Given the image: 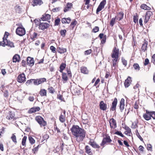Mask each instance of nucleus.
<instances>
[{
	"label": "nucleus",
	"mask_w": 155,
	"mask_h": 155,
	"mask_svg": "<svg viewBox=\"0 0 155 155\" xmlns=\"http://www.w3.org/2000/svg\"><path fill=\"white\" fill-rule=\"evenodd\" d=\"M72 134L76 138L77 141L80 142L83 141L86 135V131L78 125H74L70 129Z\"/></svg>",
	"instance_id": "obj_1"
},
{
	"label": "nucleus",
	"mask_w": 155,
	"mask_h": 155,
	"mask_svg": "<svg viewBox=\"0 0 155 155\" xmlns=\"http://www.w3.org/2000/svg\"><path fill=\"white\" fill-rule=\"evenodd\" d=\"M16 25L18 27L16 30L15 32L17 35L22 36L25 35L26 31L25 28L21 24H17Z\"/></svg>",
	"instance_id": "obj_2"
},
{
	"label": "nucleus",
	"mask_w": 155,
	"mask_h": 155,
	"mask_svg": "<svg viewBox=\"0 0 155 155\" xmlns=\"http://www.w3.org/2000/svg\"><path fill=\"white\" fill-rule=\"evenodd\" d=\"M66 71L67 73L64 72L61 73L62 78L64 83H66L68 81V76L70 78L72 77V74L70 68H67Z\"/></svg>",
	"instance_id": "obj_3"
},
{
	"label": "nucleus",
	"mask_w": 155,
	"mask_h": 155,
	"mask_svg": "<svg viewBox=\"0 0 155 155\" xmlns=\"http://www.w3.org/2000/svg\"><path fill=\"white\" fill-rule=\"evenodd\" d=\"M146 113L143 115V117L146 120H149L152 117L155 119V111H150L147 110H146Z\"/></svg>",
	"instance_id": "obj_4"
},
{
	"label": "nucleus",
	"mask_w": 155,
	"mask_h": 155,
	"mask_svg": "<svg viewBox=\"0 0 155 155\" xmlns=\"http://www.w3.org/2000/svg\"><path fill=\"white\" fill-rule=\"evenodd\" d=\"M35 120L39 124L41 127H45L47 125V123L44 119L40 116H36L35 117Z\"/></svg>",
	"instance_id": "obj_5"
},
{
	"label": "nucleus",
	"mask_w": 155,
	"mask_h": 155,
	"mask_svg": "<svg viewBox=\"0 0 155 155\" xmlns=\"http://www.w3.org/2000/svg\"><path fill=\"white\" fill-rule=\"evenodd\" d=\"M121 54L120 52L119 49L117 47H114L111 54V56L112 58H119V56Z\"/></svg>",
	"instance_id": "obj_6"
},
{
	"label": "nucleus",
	"mask_w": 155,
	"mask_h": 155,
	"mask_svg": "<svg viewBox=\"0 0 155 155\" xmlns=\"http://www.w3.org/2000/svg\"><path fill=\"white\" fill-rule=\"evenodd\" d=\"M105 137H104L100 145L104 147L105 144H108L112 141V140L110 139V136L108 134H106Z\"/></svg>",
	"instance_id": "obj_7"
},
{
	"label": "nucleus",
	"mask_w": 155,
	"mask_h": 155,
	"mask_svg": "<svg viewBox=\"0 0 155 155\" xmlns=\"http://www.w3.org/2000/svg\"><path fill=\"white\" fill-rule=\"evenodd\" d=\"M6 118L9 120H15L17 118L15 117V114L13 112L9 111L8 113Z\"/></svg>",
	"instance_id": "obj_8"
},
{
	"label": "nucleus",
	"mask_w": 155,
	"mask_h": 155,
	"mask_svg": "<svg viewBox=\"0 0 155 155\" xmlns=\"http://www.w3.org/2000/svg\"><path fill=\"white\" fill-rule=\"evenodd\" d=\"M0 45L3 47H5V46H7L11 48H14L15 47L13 42L8 40L5 42H0Z\"/></svg>",
	"instance_id": "obj_9"
},
{
	"label": "nucleus",
	"mask_w": 155,
	"mask_h": 155,
	"mask_svg": "<svg viewBox=\"0 0 155 155\" xmlns=\"http://www.w3.org/2000/svg\"><path fill=\"white\" fill-rule=\"evenodd\" d=\"M99 107L100 109L103 111H105L109 108V107L107 106L106 102H104L103 101H100L99 104Z\"/></svg>",
	"instance_id": "obj_10"
},
{
	"label": "nucleus",
	"mask_w": 155,
	"mask_h": 155,
	"mask_svg": "<svg viewBox=\"0 0 155 155\" xmlns=\"http://www.w3.org/2000/svg\"><path fill=\"white\" fill-rule=\"evenodd\" d=\"M152 15L153 13L151 11H147L145 15V16H143L144 17V23L145 24L147 23L150 19L151 16Z\"/></svg>",
	"instance_id": "obj_11"
},
{
	"label": "nucleus",
	"mask_w": 155,
	"mask_h": 155,
	"mask_svg": "<svg viewBox=\"0 0 155 155\" xmlns=\"http://www.w3.org/2000/svg\"><path fill=\"white\" fill-rule=\"evenodd\" d=\"M106 4V0H103L100 3L99 5L98 6L96 11V13L98 15L99 12L103 9Z\"/></svg>",
	"instance_id": "obj_12"
},
{
	"label": "nucleus",
	"mask_w": 155,
	"mask_h": 155,
	"mask_svg": "<svg viewBox=\"0 0 155 155\" xmlns=\"http://www.w3.org/2000/svg\"><path fill=\"white\" fill-rule=\"evenodd\" d=\"M17 81L19 83H24L26 81V78L25 74L22 73L19 74L17 78Z\"/></svg>",
	"instance_id": "obj_13"
},
{
	"label": "nucleus",
	"mask_w": 155,
	"mask_h": 155,
	"mask_svg": "<svg viewBox=\"0 0 155 155\" xmlns=\"http://www.w3.org/2000/svg\"><path fill=\"white\" fill-rule=\"evenodd\" d=\"M117 103V98L115 97L111 103V105L110 108V111H116Z\"/></svg>",
	"instance_id": "obj_14"
},
{
	"label": "nucleus",
	"mask_w": 155,
	"mask_h": 155,
	"mask_svg": "<svg viewBox=\"0 0 155 155\" xmlns=\"http://www.w3.org/2000/svg\"><path fill=\"white\" fill-rule=\"evenodd\" d=\"M66 110H63V113H61L59 116V121L62 123H64L65 122L67 119V117L66 116Z\"/></svg>",
	"instance_id": "obj_15"
},
{
	"label": "nucleus",
	"mask_w": 155,
	"mask_h": 155,
	"mask_svg": "<svg viewBox=\"0 0 155 155\" xmlns=\"http://www.w3.org/2000/svg\"><path fill=\"white\" fill-rule=\"evenodd\" d=\"M50 27V25L45 22L40 23L38 27V28L42 30H44L49 28Z\"/></svg>",
	"instance_id": "obj_16"
},
{
	"label": "nucleus",
	"mask_w": 155,
	"mask_h": 155,
	"mask_svg": "<svg viewBox=\"0 0 155 155\" xmlns=\"http://www.w3.org/2000/svg\"><path fill=\"white\" fill-rule=\"evenodd\" d=\"M109 124L111 129H115L117 127L116 120L113 118L110 119L109 121Z\"/></svg>",
	"instance_id": "obj_17"
},
{
	"label": "nucleus",
	"mask_w": 155,
	"mask_h": 155,
	"mask_svg": "<svg viewBox=\"0 0 155 155\" xmlns=\"http://www.w3.org/2000/svg\"><path fill=\"white\" fill-rule=\"evenodd\" d=\"M88 144L93 148L99 149L100 148V146L99 145L97 144L96 142L93 140L90 139Z\"/></svg>",
	"instance_id": "obj_18"
},
{
	"label": "nucleus",
	"mask_w": 155,
	"mask_h": 155,
	"mask_svg": "<svg viewBox=\"0 0 155 155\" xmlns=\"http://www.w3.org/2000/svg\"><path fill=\"white\" fill-rule=\"evenodd\" d=\"M27 64L30 67L32 66L34 64L35 61L33 58L28 57L27 58Z\"/></svg>",
	"instance_id": "obj_19"
},
{
	"label": "nucleus",
	"mask_w": 155,
	"mask_h": 155,
	"mask_svg": "<svg viewBox=\"0 0 155 155\" xmlns=\"http://www.w3.org/2000/svg\"><path fill=\"white\" fill-rule=\"evenodd\" d=\"M43 3L42 0H32L31 5L33 6L34 7L38 5H41Z\"/></svg>",
	"instance_id": "obj_20"
},
{
	"label": "nucleus",
	"mask_w": 155,
	"mask_h": 155,
	"mask_svg": "<svg viewBox=\"0 0 155 155\" xmlns=\"http://www.w3.org/2000/svg\"><path fill=\"white\" fill-rule=\"evenodd\" d=\"M73 5L71 3L68 2L64 9V11L66 12L71 10L73 8Z\"/></svg>",
	"instance_id": "obj_21"
},
{
	"label": "nucleus",
	"mask_w": 155,
	"mask_h": 155,
	"mask_svg": "<svg viewBox=\"0 0 155 155\" xmlns=\"http://www.w3.org/2000/svg\"><path fill=\"white\" fill-rule=\"evenodd\" d=\"M85 152L88 155H93V152L91 147L88 145H86L84 147Z\"/></svg>",
	"instance_id": "obj_22"
},
{
	"label": "nucleus",
	"mask_w": 155,
	"mask_h": 155,
	"mask_svg": "<svg viewBox=\"0 0 155 155\" xmlns=\"http://www.w3.org/2000/svg\"><path fill=\"white\" fill-rule=\"evenodd\" d=\"M51 18V15L45 13L42 15L41 18V20L43 21H48Z\"/></svg>",
	"instance_id": "obj_23"
},
{
	"label": "nucleus",
	"mask_w": 155,
	"mask_h": 155,
	"mask_svg": "<svg viewBox=\"0 0 155 155\" xmlns=\"http://www.w3.org/2000/svg\"><path fill=\"white\" fill-rule=\"evenodd\" d=\"M41 109L39 107H33L31 108L28 111V113L32 114L39 111Z\"/></svg>",
	"instance_id": "obj_24"
},
{
	"label": "nucleus",
	"mask_w": 155,
	"mask_h": 155,
	"mask_svg": "<svg viewBox=\"0 0 155 155\" xmlns=\"http://www.w3.org/2000/svg\"><path fill=\"white\" fill-rule=\"evenodd\" d=\"M124 98H122L121 99L120 101V102L119 108L120 110V111L121 112H122L124 110Z\"/></svg>",
	"instance_id": "obj_25"
},
{
	"label": "nucleus",
	"mask_w": 155,
	"mask_h": 155,
	"mask_svg": "<svg viewBox=\"0 0 155 155\" xmlns=\"http://www.w3.org/2000/svg\"><path fill=\"white\" fill-rule=\"evenodd\" d=\"M124 14L123 11H120L117 14L116 17V20L118 21H120L124 17Z\"/></svg>",
	"instance_id": "obj_26"
},
{
	"label": "nucleus",
	"mask_w": 155,
	"mask_h": 155,
	"mask_svg": "<svg viewBox=\"0 0 155 155\" xmlns=\"http://www.w3.org/2000/svg\"><path fill=\"white\" fill-rule=\"evenodd\" d=\"M99 37L101 39V43L103 44H104L106 40L107 36L106 35H104L103 33H100L99 35Z\"/></svg>",
	"instance_id": "obj_27"
},
{
	"label": "nucleus",
	"mask_w": 155,
	"mask_h": 155,
	"mask_svg": "<svg viewBox=\"0 0 155 155\" xmlns=\"http://www.w3.org/2000/svg\"><path fill=\"white\" fill-rule=\"evenodd\" d=\"M131 78L130 76H128L127 78L125 80L124 83L125 87L126 88L128 87L131 84Z\"/></svg>",
	"instance_id": "obj_28"
},
{
	"label": "nucleus",
	"mask_w": 155,
	"mask_h": 155,
	"mask_svg": "<svg viewBox=\"0 0 155 155\" xmlns=\"http://www.w3.org/2000/svg\"><path fill=\"white\" fill-rule=\"evenodd\" d=\"M148 43V41L145 40L143 41L141 48V50L142 51L145 52L147 50Z\"/></svg>",
	"instance_id": "obj_29"
},
{
	"label": "nucleus",
	"mask_w": 155,
	"mask_h": 155,
	"mask_svg": "<svg viewBox=\"0 0 155 155\" xmlns=\"http://www.w3.org/2000/svg\"><path fill=\"white\" fill-rule=\"evenodd\" d=\"M20 59V55L18 54H15L13 57L12 58V61L13 62H18Z\"/></svg>",
	"instance_id": "obj_30"
},
{
	"label": "nucleus",
	"mask_w": 155,
	"mask_h": 155,
	"mask_svg": "<svg viewBox=\"0 0 155 155\" xmlns=\"http://www.w3.org/2000/svg\"><path fill=\"white\" fill-rule=\"evenodd\" d=\"M47 90L49 93L53 94L56 92L55 89L52 86H49L47 88Z\"/></svg>",
	"instance_id": "obj_31"
},
{
	"label": "nucleus",
	"mask_w": 155,
	"mask_h": 155,
	"mask_svg": "<svg viewBox=\"0 0 155 155\" xmlns=\"http://www.w3.org/2000/svg\"><path fill=\"white\" fill-rule=\"evenodd\" d=\"M39 94L41 97H45L47 96V91L45 89L42 88L40 89Z\"/></svg>",
	"instance_id": "obj_32"
},
{
	"label": "nucleus",
	"mask_w": 155,
	"mask_h": 155,
	"mask_svg": "<svg viewBox=\"0 0 155 155\" xmlns=\"http://www.w3.org/2000/svg\"><path fill=\"white\" fill-rule=\"evenodd\" d=\"M71 21V19L70 17L68 18H63L61 19L62 23L64 24H69Z\"/></svg>",
	"instance_id": "obj_33"
},
{
	"label": "nucleus",
	"mask_w": 155,
	"mask_h": 155,
	"mask_svg": "<svg viewBox=\"0 0 155 155\" xmlns=\"http://www.w3.org/2000/svg\"><path fill=\"white\" fill-rule=\"evenodd\" d=\"M57 50L58 52L60 54H64L67 51L66 48H62L59 47H57Z\"/></svg>",
	"instance_id": "obj_34"
},
{
	"label": "nucleus",
	"mask_w": 155,
	"mask_h": 155,
	"mask_svg": "<svg viewBox=\"0 0 155 155\" xmlns=\"http://www.w3.org/2000/svg\"><path fill=\"white\" fill-rule=\"evenodd\" d=\"M140 8L142 9L148 11H150L151 8L149 6H148L147 5L145 4H143L140 6Z\"/></svg>",
	"instance_id": "obj_35"
},
{
	"label": "nucleus",
	"mask_w": 155,
	"mask_h": 155,
	"mask_svg": "<svg viewBox=\"0 0 155 155\" xmlns=\"http://www.w3.org/2000/svg\"><path fill=\"white\" fill-rule=\"evenodd\" d=\"M81 73L85 74H87L89 73V71L87 68L84 66H83L81 67Z\"/></svg>",
	"instance_id": "obj_36"
},
{
	"label": "nucleus",
	"mask_w": 155,
	"mask_h": 155,
	"mask_svg": "<svg viewBox=\"0 0 155 155\" xmlns=\"http://www.w3.org/2000/svg\"><path fill=\"white\" fill-rule=\"evenodd\" d=\"M66 66V64L65 63H62L61 64L59 67V71L61 73L63 72V70L65 68Z\"/></svg>",
	"instance_id": "obj_37"
},
{
	"label": "nucleus",
	"mask_w": 155,
	"mask_h": 155,
	"mask_svg": "<svg viewBox=\"0 0 155 155\" xmlns=\"http://www.w3.org/2000/svg\"><path fill=\"white\" fill-rule=\"evenodd\" d=\"M59 32L61 35L62 37H64L66 36L67 33V31L65 29L61 30Z\"/></svg>",
	"instance_id": "obj_38"
},
{
	"label": "nucleus",
	"mask_w": 155,
	"mask_h": 155,
	"mask_svg": "<svg viewBox=\"0 0 155 155\" xmlns=\"http://www.w3.org/2000/svg\"><path fill=\"white\" fill-rule=\"evenodd\" d=\"M133 66L134 70L137 71H140V67L138 63H135L134 64Z\"/></svg>",
	"instance_id": "obj_39"
},
{
	"label": "nucleus",
	"mask_w": 155,
	"mask_h": 155,
	"mask_svg": "<svg viewBox=\"0 0 155 155\" xmlns=\"http://www.w3.org/2000/svg\"><path fill=\"white\" fill-rule=\"evenodd\" d=\"M77 23V21L75 19L73 20L70 24V26L71 27L72 29H73Z\"/></svg>",
	"instance_id": "obj_40"
},
{
	"label": "nucleus",
	"mask_w": 155,
	"mask_h": 155,
	"mask_svg": "<svg viewBox=\"0 0 155 155\" xmlns=\"http://www.w3.org/2000/svg\"><path fill=\"white\" fill-rule=\"evenodd\" d=\"M27 139V137L26 136H25L22 139L21 144L23 146L26 147V142Z\"/></svg>",
	"instance_id": "obj_41"
},
{
	"label": "nucleus",
	"mask_w": 155,
	"mask_h": 155,
	"mask_svg": "<svg viewBox=\"0 0 155 155\" xmlns=\"http://www.w3.org/2000/svg\"><path fill=\"white\" fill-rule=\"evenodd\" d=\"M61 20L60 18L57 17V18L55 19L54 22V25L55 26H58Z\"/></svg>",
	"instance_id": "obj_42"
},
{
	"label": "nucleus",
	"mask_w": 155,
	"mask_h": 155,
	"mask_svg": "<svg viewBox=\"0 0 155 155\" xmlns=\"http://www.w3.org/2000/svg\"><path fill=\"white\" fill-rule=\"evenodd\" d=\"M9 35V33L8 32H5V34L4 35V37L3 38L2 42H5V41H7L8 40L7 38Z\"/></svg>",
	"instance_id": "obj_43"
},
{
	"label": "nucleus",
	"mask_w": 155,
	"mask_h": 155,
	"mask_svg": "<svg viewBox=\"0 0 155 155\" xmlns=\"http://www.w3.org/2000/svg\"><path fill=\"white\" fill-rule=\"evenodd\" d=\"M11 138L13 142L15 144L17 143V141L16 139V136L14 134H13L11 137Z\"/></svg>",
	"instance_id": "obj_44"
},
{
	"label": "nucleus",
	"mask_w": 155,
	"mask_h": 155,
	"mask_svg": "<svg viewBox=\"0 0 155 155\" xmlns=\"http://www.w3.org/2000/svg\"><path fill=\"white\" fill-rule=\"evenodd\" d=\"M38 34L37 33L34 32L31 35V38L33 40H35V39L37 38L38 36Z\"/></svg>",
	"instance_id": "obj_45"
},
{
	"label": "nucleus",
	"mask_w": 155,
	"mask_h": 155,
	"mask_svg": "<svg viewBox=\"0 0 155 155\" xmlns=\"http://www.w3.org/2000/svg\"><path fill=\"white\" fill-rule=\"evenodd\" d=\"M28 139L29 140V143L31 144H33L35 143V140L31 136H29L28 137Z\"/></svg>",
	"instance_id": "obj_46"
},
{
	"label": "nucleus",
	"mask_w": 155,
	"mask_h": 155,
	"mask_svg": "<svg viewBox=\"0 0 155 155\" xmlns=\"http://www.w3.org/2000/svg\"><path fill=\"white\" fill-rule=\"evenodd\" d=\"M34 85H38L39 84H41L39 79H34Z\"/></svg>",
	"instance_id": "obj_47"
},
{
	"label": "nucleus",
	"mask_w": 155,
	"mask_h": 155,
	"mask_svg": "<svg viewBox=\"0 0 155 155\" xmlns=\"http://www.w3.org/2000/svg\"><path fill=\"white\" fill-rule=\"evenodd\" d=\"M21 7L18 5H16L15 7V9L17 12L20 13L21 12Z\"/></svg>",
	"instance_id": "obj_48"
},
{
	"label": "nucleus",
	"mask_w": 155,
	"mask_h": 155,
	"mask_svg": "<svg viewBox=\"0 0 155 155\" xmlns=\"http://www.w3.org/2000/svg\"><path fill=\"white\" fill-rule=\"evenodd\" d=\"M116 19V17H115L111 19L110 23V25L112 27L114 26L115 23Z\"/></svg>",
	"instance_id": "obj_49"
},
{
	"label": "nucleus",
	"mask_w": 155,
	"mask_h": 155,
	"mask_svg": "<svg viewBox=\"0 0 155 155\" xmlns=\"http://www.w3.org/2000/svg\"><path fill=\"white\" fill-rule=\"evenodd\" d=\"M112 64H118V62L120 59L112 58Z\"/></svg>",
	"instance_id": "obj_50"
},
{
	"label": "nucleus",
	"mask_w": 155,
	"mask_h": 155,
	"mask_svg": "<svg viewBox=\"0 0 155 155\" xmlns=\"http://www.w3.org/2000/svg\"><path fill=\"white\" fill-rule=\"evenodd\" d=\"M112 70H114L116 71V70L117 71L118 68V64H112Z\"/></svg>",
	"instance_id": "obj_51"
},
{
	"label": "nucleus",
	"mask_w": 155,
	"mask_h": 155,
	"mask_svg": "<svg viewBox=\"0 0 155 155\" xmlns=\"http://www.w3.org/2000/svg\"><path fill=\"white\" fill-rule=\"evenodd\" d=\"M39 146V145H38L37 146L35 147L32 149V151L34 154H35L36 152L38 151Z\"/></svg>",
	"instance_id": "obj_52"
},
{
	"label": "nucleus",
	"mask_w": 155,
	"mask_h": 155,
	"mask_svg": "<svg viewBox=\"0 0 155 155\" xmlns=\"http://www.w3.org/2000/svg\"><path fill=\"white\" fill-rule=\"evenodd\" d=\"M136 134L137 137L141 141H143V138L140 135L138 132V130H137L136 131Z\"/></svg>",
	"instance_id": "obj_53"
},
{
	"label": "nucleus",
	"mask_w": 155,
	"mask_h": 155,
	"mask_svg": "<svg viewBox=\"0 0 155 155\" xmlns=\"http://www.w3.org/2000/svg\"><path fill=\"white\" fill-rule=\"evenodd\" d=\"M114 134H117L118 135L122 137H124V136L123 134L120 131H116L114 133Z\"/></svg>",
	"instance_id": "obj_54"
},
{
	"label": "nucleus",
	"mask_w": 155,
	"mask_h": 155,
	"mask_svg": "<svg viewBox=\"0 0 155 155\" xmlns=\"http://www.w3.org/2000/svg\"><path fill=\"white\" fill-rule=\"evenodd\" d=\"M34 22L36 26H38L39 27V25L41 23L40 20H38L37 19H35L34 20Z\"/></svg>",
	"instance_id": "obj_55"
},
{
	"label": "nucleus",
	"mask_w": 155,
	"mask_h": 155,
	"mask_svg": "<svg viewBox=\"0 0 155 155\" xmlns=\"http://www.w3.org/2000/svg\"><path fill=\"white\" fill-rule=\"evenodd\" d=\"M71 90H72V91L75 94H78V91H79L78 90V89L76 88V87H75V88L73 87L72 88V87H71Z\"/></svg>",
	"instance_id": "obj_56"
},
{
	"label": "nucleus",
	"mask_w": 155,
	"mask_h": 155,
	"mask_svg": "<svg viewBox=\"0 0 155 155\" xmlns=\"http://www.w3.org/2000/svg\"><path fill=\"white\" fill-rule=\"evenodd\" d=\"M147 149L148 150L152 151V146L150 144H147Z\"/></svg>",
	"instance_id": "obj_57"
},
{
	"label": "nucleus",
	"mask_w": 155,
	"mask_h": 155,
	"mask_svg": "<svg viewBox=\"0 0 155 155\" xmlns=\"http://www.w3.org/2000/svg\"><path fill=\"white\" fill-rule=\"evenodd\" d=\"M50 49L51 51V52L53 53H56V48L53 46H51L50 47Z\"/></svg>",
	"instance_id": "obj_58"
},
{
	"label": "nucleus",
	"mask_w": 155,
	"mask_h": 155,
	"mask_svg": "<svg viewBox=\"0 0 155 155\" xmlns=\"http://www.w3.org/2000/svg\"><path fill=\"white\" fill-rule=\"evenodd\" d=\"M5 128L2 127L1 129L0 130V138L2 136V134H3L5 133Z\"/></svg>",
	"instance_id": "obj_59"
},
{
	"label": "nucleus",
	"mask_w": 155,
	"mask_h": 155,
	"mask_svg": "<svg viewBox=\"0 0 155 155\" xmlns=\"http://www.w3.org/2000/svg\"><path fill=\"white\" fill-rule=\"evenodd\" d=\"M124 133L126 135L130 136V134L131 133V129H130L129 130H126L124 132Z\"/></svg>",
	"instance_id": "obj_60"
},
{
	"label": "nucleus",
	"mask_w": 155,
	"mask_h": 155,
	"mask_svg": "<svg viewBox=\"0 0 155 155\" xmlns=\"http://www.w3.org/2000/svg\"><path fill=\"white\" fill-rule=\"evenodd\" d=\"M100 82V79L99 78H97V80H96L95 83L94 85V86H96L97 87H99V84L97 86L98 84Z\"/></svg>",
	"instance_id": "obj_61"
},
{
	"label": "nucleus",
	"mask_w": 155,
	"mask_h": 155,
	"mask_svg": "<svg viewBox=\"0 0 155 155\" xmlns=\"http://www.w3.org/2000/svg\"><path fill=\"white\" fill-rule=\"evenodd\" d=\"M121 62L125 67H126L127 65V60H126L125 59L122 58L121 59Z\"/></svg>",
	"instance_id": "obj_62"
},
{
	"label": "nucleus",
	"mask_w": 155,
	"mask_h": 155,
	"mask_svg": "<svg viewBox=\"0 0 155 155\" xmlns=\"http://www.w3.org/2000/svg\"><path fill=\"white\" fill-rule=\"evenodd\" d=\"M133 21L135 23H138V18L137 15H134L133 16Z\"/></svg>",
	"instance_id": "obj_63"
},
{
	"label": "nucleus",
	"mask_w": 155,
	"mask_h": 155,
	"mask_svg": "<svg viewBox=\"0 0 155 155\" xmlns=\"http://www.w3.org/2000/svg\"><path fill=\"white\" fill-rule=\"evenodd\" d=\"M151 62L155 65V54H153L152 56Z\"/></svg>",
	"instance_id": "obj_64"
}]
</instances>
